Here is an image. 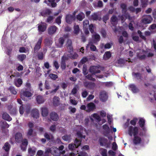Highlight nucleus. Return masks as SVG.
<instances>
[{"mask_svg":"<svg viewBox=\"0 0 156 156\" xmlns=\"http://www.w3.org/2000/svg\"><path fill=\"white\" fill-rule=\"evenodd\" d=\"M100 35L96 33L93 34L92 36L91 41L86 46V49L90 48V49H97L96 46L94 45L93 43H96L99 41L100 40Z\"/></svg>","mask_w":156,"mask_h":156,"instance_id":"1","label":"nucleus"},{"mask_svg":"<svg viewBox=\"0 0 156 156\" xmlns=\"http://www.w3.org/2000/svg\"><path fill=\"white\" fill-rule=\"evenodd\" d=\"M138 128L136 127H133L132 126H130L129 127L128 130V134L129 135L131 136L133 135H137L138 133Z\"/></svg>","mask_w":156,"mask_h":156,"instance_id":"2","label":"nucleus"},{"mask_svg":"<svg viewBox=\"0 0 156 156\" xmlns=\"http://www.w3.org/2000/svg\"><path fill=\"white\" fill-rule=\"evenodd\" d=\"M99 141L101 146H105L106 148L109 147L110 144L108 143V140L107 139L101 138L99 139Z\"/></svg>","mask_w":156,"mask_h":156,"instance_id":"3","label":"nucleus"},{"mask_svg":"<svg viewBox=\"0 0 156 156\" xmlns=\"http://www.w3.org/2000/svg\"><path fill=\"white\" fill-rule=\"evenodd\" d=\"M153 19V18L151 15H146L142 19L141 22L144 24H148L151 22Z\"/></svg>","mask_w":156,"mask_h":156,"instance_id":"4","label":"nucleus"},{"mask_svg":"<svg viewBox=\"0 0 156 156\" xmlns=\"http://www.w3.org/2000/svg\"><path fill=\"white\" fill-rule=\"evenodd\" d=\"M37 25L38 30L39 32H43L46 30L47 25L46 23L41 22L40 24H38Z\"/></svg>","mask_w":156,"mask_h":156,"instance_id":"5","label":"nucleus"},{"mask_svg":"<svg viewBox=\"0 0 156 156\" xmlns=\"http://www.w3.org/2000/svg\"><path fill=\"white\" fill-rule=\"evenodd\" d=\"M89 72L95 75L97 73H100L101 71L99 69V68L98 66H93L90 67Z\"/></svg>","mask_w":156,"mask_h":156,"instance_id":"6","label":"nucleus"},{"mask_svg":"<svg viewBox=\"0 0 156 156\" xmlns=\"http://www.w3.org/2000/svg\"><path fill=\"white\" fill-rule=\"evenodd\" d=\"M21 96L28 98L31 97L32 95L31 93L29 91V90H27V89L25 88L21 90Z\"/></svg>","mask_w":156,"mask_h":156,"instance_id":"7","label":"nucleus"},{"mask_svg":"<svg viewBox=\"0 0 156 156\" xmlns=\"http://www.w3.org/2000/svg\"><path fill=\"white\" fill-rule=\"evenodd\" d=\"M83 85L87 88L93 89L95 87V84L94 83L89 81H85L83 82Z\"/></svg>","mask_w":156,"mask_h":156,"instance_id":"8","label":"nucleus"},{"mask_svg":"<svg viewBox=\"0 0 156 156\" xmlns=\"http://www.w3.org/2000/svg\"><path fill=\"white\" fill-rule=\"evenodd\" d=\"M139 52L137 53V57L140 60H144L145 59L146 55L144 53L145 51L144 49H139Z\"/></svg>","mask_w":156,"mask_h":156,"instance_id":"9","label":"nucleus"},{"mask_svg":"<svg viewBox=\"0 0 156 156\" xmlns=\"http://www.w3.org/2000/svg\"><path fill=\"white\" fill-rule=\"evenodd\" d=\"M69 53L67 54V56L70 58L73 59H75L78 57V55L76 53L73 52V49H69Z\"/></svg>","mask_w":156,"mask_h":156,"instance_id":"10","label":"nucleus"},{"mask_svg":"<svg viewBox=\"0 0 156 156\" xmlns=\"http://www.w3.org/2000/svg\"><path fill=\"white\" fill-rule=\"evenodd\" d=\"M57 29L58 28L55 25L51 26L48 28V33L49 35H52L55 33Z\"/></svg>","mask_w":156,"mask_h":156,"instance_id":"11","label":"nucleus"},{"mask_svg":"<svg viewBox=\"0 0 156 156\" xmlns=\"http://www.w3.org/2000/svg\"><path fill=\"white\" fill-rule=\"evenodd\" d=\"M75 19V18L70 14L67 15L65 18L66 22L68 24L71 23Z\"/></svg>","mask_w":156,"mask_h":156,"instance_id":"12","label":"nucleus"},{"mask_svg":"<svg viewBox=\"0 0 156 156\" xmlns=\"http://www.w3.org/2000/svg\"><path fill=\"white\" fill-rule=\"evenodd\" d=\"M87 112H90L93 111L96 108V106L93 103L90 102L87 105Z\"/></svg>","mask_w":156,"mask_h":156,"instance_id":"13","label":"nucleus"},{"mask_svg":"<svg viewBox=\"0 0 156 156\" xmlns=\"http://www.w3.org/2000/svg\"><path fill=\"white\" fill-rule=\"evenodd\" d=\"M51 154L55 156H59L61 154V152H59L58 149L56 147H51Z\"/></svg>","mask_w":156,"mask_h":156,"instance_id":"14","label":"nucleus"},{"mask_svg":"<svg viewBox=\"0 0 156 156\" xmlns=\"http://www.w3.org/2000/svg\"><path fill=\"white\" fill-rule=\"evenodd\" d=\"M132 75L135 78L140 81L142 80L143 77L142 76V74L140 73L133 72L132 73Z\"/></svg>","mask_w":156,"mask_h":156,"instance_id":"15","label":"nucleus"},{"mask_svg":"<svg viewBox=\"0 0 156 156\" xmlns=\"http://www.w3.org/2000/svg\"><path fill=\"white\" fill-rule=\"evenodd\" d=\"M99 98L101 100L102 102L105 101L108 98L107 93L104 91L101 92L99 96Z\"/></svg>","mask_w":156,"mask_h":156,"instance_id":"16","label":"nucleus"},{"mask_svg":"<svg viewBox=\"0 0 156 156\" xmlns=\"http://www.w3.org/2000/svg\"><path fill=\"white\" fill-rule=\"evenodd\" d=\"M50 117L52 120L55 121H57L59 119L58 115L55 112H52L50 114Z\"/></svg>","mask_w":156,"mask_h":156,"instance_id":"17","label":"nucleus"},{"mask_svg":"<svg viewBox=\"0 0 156 156\" xmlns=\"http://www.w3.org/2000/svg\"><path fill=\"white\" fill-rule=\"evenodd\" d=\"M134 138L133 140V144L135 145L140 144L142 141L141 138L137 135H134Z\"/></svg>","mask_w":156,"mask_h":156,"instance_id":"18","label":"nucleus"},{"mask_svg":"<svg viewBox=\"0 0 156 156\" xmlns=\"http://www.w3.org/2000/svg\"><path fill=\"white\" fill-rule=\"evenodd\" d=\"M23 139L22 134L20 133H17L15 135V139L16 141L18 143H20Z\"/></svg>","mask_w":156,"mask_h":156,"instance_id":"19","label":"nucleus"},{"mask_svg":"<svg viewBox=\"0 0 156 156\" xmlns=\"http://www.w3.org/2000/svg\"><path fill=\"white\" fill-rule=\"evenodd\" d=\"M129 87L133 93H137L139 91L138 88L134 84H130L129 85Z\"/></svg>","mask_w":156,"mask_h":156,"instance_id":"20","label":"nucleus"},{"mask_svg":"<svg viewBox=\"0 0 156 156\" xmlns=\"http://www.w3.org/2000/svg\"><path fill=\"white\" fill-rule=\"evenodd\" d=\"M31 115L34 118L36 119L38 118L39 115L38 110L37 109H34L32 110L31 112Z\"/></svg>","mask_w":156,"mask_h":156,"instance_id":"21","label":"nucleus"},{"mask_svg":"<svg viewBox=\"0 0 156 156\" xmlns=\"http://www.w3.org/2000/svg\"><path fill=\"white\" fill-rule=\"evenodd\" d=\"M14 82L15 85L17 87H20L22 84L23 80L19 78L15 79Z\"/></svg>","mask_w":156,"mask_h":156,"instance_id":"22","label":"nucleus"},{"mask_svg":"<svg viewBox=\"0 0 156 156\" xmlns=\"http://www.w3.org/2000/svg\"><path fill=\"white\" fill-rule=\"evenodd\" d=\"M52 13L51 10L49 9H46L43 10L41 12V16L44 17H45L47 15H50Z\"/></svg>","mask_w":156,"mask_h":156,"instance_id":"23","label":"nucleus"},{"mask_svg":"<svg viewBox=\"0 0 156 156\" xmlns=\"http://www.w3.org/2000/svg\"><path fill=\"white\" fill-rule=\"evenodd\" d=\"M41 114L43 117H46L48 115V110L47 108L43 107L41 108Z\"/></svg>","mask_w":156,"mask_h":156,"instance_id":"24","label":"nucleus"},{"mask_svg":"<svg viewBox=\"0 0 156 156\" xmlns=\"http://www.w3.org/2000/svg\"><path fill=\"white\" fill-rule=\"evenodd\" d=\"M103 128L105 130L104 132V135L107 136L110 132V129L108 126L107 124H105L103 126Z\"/></svg>","mask_w":156,"mask_h":156,"instance_id":"25","label":"nucleus"},{"mask_svg":"<svg viewBox=\"0 0 156 156\" xmlns=\"http://www.w3.org/2000/svg\"><path fill=\"white\" fill-rule=\"evenodd\" d=\"M53 104L54 106H58L60 104L59 98L56 96H55L53 99Z\"/></svg>","mask_w":156,"mask_h":156,"instance_id":"26","label":"nucleus"},{"mask_svg":"<svg viewBox=\"0 0 156 156\" xmlns=\"http://www.w3.org/2000/svg\"><path fill=\"white\" fill-rule=\"evenodd\" d=\"M84 14L82 12H80L76 16V19L79 21H81L85 18Z\"/></svg>","mask_w":156,"mask_h":156,"instance_id":"27","label":"nucleus"},{"mask_svg":"<svg viewBox=\"0 0 156 156\" xmlns=\"http://www.w3.org/2000/svg\"><path fill=\"white\" fill-rule=\"evenodd\" d=\"M2 118L8 121H10L12 119L9 115L6 112H4L2 115Z\"/></svg>","mask_w":156,"mask_h":156,"instance_id":"28","label":"nucleus"},{"mask_svg":"<svg viewBox=\"0 0 156 156\" xmlns=\"http://www.w3.org/2000/svg\"><path fill=\"white\" fill-rule=\"evenodd\" d=\"M36 101L38 104H42L44 101V98L41 95H38L37 97Z\"/></svg>","mask_w":156,"mask_h":156,"instance_id":"29","label":"nucleus"},{"mask_svg":"<svg viewBox=\"0 0 156 156\" xmlns=\"http://www.w3.org/2000/svg\"><path fill=\"white\" fill-rule=\"evenodd\" d=\"M145 123V120L142 118H141L140 119L139 121V124L140 125V126L141 128H142L143 130L144 129V126Z\"/></svg>","mask_w":156,"mask_h":156,"instance_id":"30","label":"nucleus"},{"mask_svg":"<svg viewBox=\"0 0 156 156\" xmlns=\"http://www.w3.org/2000/svg\"><path fill=\"white\" fill-rule=\"evenodd\" d=\"M10 148V145L8 142H6L5 144L3 147V148L6 152H8L9 151Z\"/></svg>","mask_w":156,"mask_h":156,"instance_id":"31","label":"nucleus"},{"mask_svg":"<svg viewBox=\"0 0 156 156\" xmlns=\"http://www.w3.org/2000/svg\"><path fill=\"white\" fill-rule=\"evenodd\" d=\"M42 37H41L38 39V40L35 45L34 49H40L42 42Z\"/></svg>","mask_w":156,"mask_h":156,"instance_id":"32","label":"nucleus"},{"mask_svg":"<svg viewBox=\"0 0 156 156\" xmlns=\"http://www.w3.org/2000/svg\"><path fill=\"white\" fill-rule=\"evenodd\" d=\"M44 137L46 139L48 140H52L54 139V137L52 135H50L47 133H45L44 135Z\"/></svg>","mask_w":156,"mask_h":156,"instance_id":"33","label":"nucleus"},{"mask_svg":"<svg viewBox=\"0 0 156 156\" xmlns=\"http://www.w3.org/2000/svg\"><path fill=\"white\" fill-rule=\"evenodd\" d=\"M111 57V55L110 51H106L105 52L103 56L105 60H107Z\"/></svg>","mask_w":156,"mask_h":156,"instance_id":"34","label":"nucleus"},{"mask_svg":"<svg viewBox=\"0 0 156 156\" xmlns=\"http://www.w3.org/2000/svg\"><path fill=\"white\" fill-rule=\"evenodd\" d=\"M94 75V74H92V73H91V74H89L86 76L85 77L87 79L89 80H90L93 81H96L95 79L93 77Z\"/></svg>","mask_w":156,"mask_h":156,"instance_id":"35","label":"nucleus"},{"mask_svg":"<svg viewBox=\"0 0 156 156\" xmlns=\"http://www.w3.org/2000/svg\"><path fill=\"white\" fill-rule=\"evenodd\" d=\"M100 152L102 156H107V150L102 148L100 149Z\"/></svg>","mask_w":156,"mask_h":156,"instance_id":"36","label":"nucleus"},{"mask_svg":"<svg viewBox=\"0 0 156 156\" xmlns=\"http://www.w3.org/2000/svg\"><path fill=\"white\" fill-rule=\"evenodd\" d=\"M61 68L62 70H65L66 68V64L65 61L62 58V61L61 63Z\"/></svg>","mask_w":156,"mask_h":156,"instance_id":"37","label":"nucleus"},{"mask_svg":"<svg viewBox=\"0 0 156 156\" xmlns=\"http://www.w3.org/2000/svg\"><path fill=\"white\" fill-rule=\"evenodd\" d=\"M98 19V16L96 13H94L90 16V19L93 20H97Z\"/></svg>","mask_w":156,"mask_h":156,"instance_id":"38","label":"nucleus"},{"mask_svg":"<svg viewBox=\"0 0 156 156\" xmlns=\"http://www.w3.org/2000/svg\"><path fill=\"white\" fill-rule=\"evenodd\" d=\"M62 15L61 14L55 20V22L58 25H59L61 23V19L62 17Z\"/></svg>","mask_w":156,"mask_h":156,"instance_id":"39","label":"nucleus"},{"mask_svg":"<svg viewBox=\"0 0 156 156\" xmlns=\"http://www.w3.org/2000/svg\"><path fill=\"white\" fill-rule=\"evenodd\" d=\"M66 45L67 48V49H73L72 42L71 40H68Z\"/></svg>","mask_w":156,"mask_h":156,"instance_id":"40","label":"nucleus"},{"mask_svg":"<svg viewBox=\"0 0 156 156\" xmlns=\"http://www.w3.org/2000/svg\"><path fill=\"white\" fill-rule=\"evenodd\" d=\"M81 140H78L77 138H76L74 141V144L75 145L76 148H77L81 144Z\"/></svg>","mask_w":156,"mask_h":156,"instance_id":"41","label":"nucleus"},{"mask_svg":"<svg viewBox=\"0 0 156 156\" xmlns=\"http://www.w3.org/2000/svg\"><path fill=\"white\" fill-rule=\"evenodd\" d=\"M62 138L65 141H69L71 139V136L70 135H66L62 137Z\"/></svg>","mask_w":156,"mask_h":156,"instance_id":"42","label":"nucleus"},{"mask_svg":"<svg viewBox=\"0 0 156 156\" xmlns=\"http://www.w3.org/2000/svg\"><path fill=\"white\" fill-rule=\"evenodd\" d=\"M8 90L10 91L11 93L13 94L16 95L17 94V91L15 90V88L13 87L10 86Z\"/></svg>","mask_w":156,"mask_h":156,"instance_id":"43","label":"nucleus"},{"mask_svg":"<svg viewBox=\"0 0 156 156\" xmlns=\"http://www.w3.org/2000/svg\"><path fill=\"white\" fill-rule=\"evenodd\" d=\"M54 19V17L52 16H48L46 22L49 23H51L53 20Z\"/></svg>","mask_w":156,"mask_h":156,"instance_id":"44","label":"nucleus"},{"mask_svg":"<svg viewBox=\"0 0 156 156\" xmlns=\"http://www.w3.org/2000/svg\"><path fill=\"white\" fill-rule=\"evenodd\" d=\"M26 58V55L24 54L19 55L18 56V60L20 61H23Z\"/></svg>","mask_w":156,"mask_h":156,"instance_id":"45","label":"nucleus"},{"mask_svg":"<svg viewBox=\"0 0 156 156\" xmlns=\"http://www.w3.org/2000/svg\"><path fill=\"white\" fill-rule=\"evenodd\" d=\"M89 25V21L88 20H84L83 21V27L84 28H88Z\"/></svg>","mask_w":156,"mask_h":156,"instance_id":"46","label":"nucleus"},{"mask_svg":"<svg viewBox=\"0 0 156 156\" xmlns=\"http://www.w3.org/2000/svg\"><path fill=\"white\" fill-rule=\"evenodd\" d=\"M9 127V125L6 122H2L1 124V127L2 129L8 128Z\"/></svg>","mask_w":156,"mask_h":156,"instance_id":"47","label":"nucleus"},{"mask_svg":"<svg viewBox=\"0 0 156 156\" xmlns=\"http://www.w3.org/2000/svg\"><path fill=\"white\" fill-rule=\"evenodd\" d=\"M37 56L39 60H42L44 58L43 53L42 52H39L37 53Z\"/></svg>","mask_w":156,"mask_h":156,"instance_id":"48","label":"nucleus"},{"mask_svg":"<svg viewBox=\"0 0 156 156\" xmlns=\"http://www.w3.org/2000/svg\"><path fill=\"white\" fill-rule=\"evenodd\" d=\"M49 76L53 80H55L57 78H58V76L56 75L53 73H50Z\"/></svg>","mask_w":156,"mask_h":156,"instance_id":"49","label":"nucleus"},{"mask_svg":"<svg viewBox=\"0 0 156 156\" xmlns=\"http://www.w3.org/2000/svg\"><path fill=\"white\" fill-rule=\"evenodd\" d=\"M34 129L33 128H29L27 133V136H31L32 135Z\"/></svg>","mask_w":156,"mask_h":156,"instance_id":"50","label":"nucleus"},{"mask_svg":"<svg viewBox=\"0 0 156 156\" xmlns=\"http://www.w3.org/2000/svg\"><path fill=\"white\" fill-rule=\"evenodd\" d=\"M120 7L122 9V12H126L127 6L126 4L124 3H122L120 5Z\"/></svg>","mask_w":156,"mask_h":156,"instance_id":"51","label":"nucleus"},{"mask_svg":"<svg viewBox=\"0 0 156 156\" xmlns=\"http://www.w3.org/2000/svg\"><path fill=\"white\" fill-rule=\"evenodd\" d=\"M28 152L30 154L34 155L35 153L36 150L35 149H32L30 147L28 148Z\"/></svg>","mask_w":156,"mask_h":156,"instance_id":"52","label":"nucleus"},{"mask_svg":"<svg viewBox=\"0 0 156 156\" xmlns=\"http://www.w3.org/2000/svg\"><path fill=\"white\" fill-rule=\"evenodd\" d=\"M80 31L79 27L77 25L74 26V33L75 34H78Z\"/></svg>","mask_w":156,"mask_h":156,"instance_id":"53","label":"nucleus"},{"mask_svg":"<svg viewBox=\"0 0 156 156\" xmlns=\"http://www.w3.org/2000/svg\"><path fill=\"white\" fill-rule=\"evenodd\" d=\"M21 144L27 147L28 144V141L27 139H24L22 140Z\"/></svg>","mask_w":156,"mask_h":156,"instance_id":"54","label":"nucleus"},{"mask_svg":"<svg viewBox=\"0 0 156 156\" xmlns=\"http://www.w3.org/2000/svg\"><path fill=\"white\" fill-rule=\"evenodd\" d=\"M109 15L108 14H107L103 16L102 18V20L105 23H106V21L109 19Z\"/></svg>","mask_w":156,"mask_h":156,"instance_id":"55","label":"nucleus"},{"mask_svg":"<svg viewBox=\"0 0 156 156\" xmlns=\"http://www.w3.org/2000/svg\"><path fill=\"white\" fill-rule=\"evenodd\" d=\"M68 148L70 150L72 151L74 150L75 148H76V146L74 144L72 143L69 145Z\"/></svg>","mask_w":156,"mask_h":156,"instance_id":"56","label":"nucleus"},{"mask_svg":"<svg viewBox=\"0 0 156 156\" xmlns=\"http://www.w3.org/2000/svg\"><path fill=\"white\" fill-rule=\"evenodd\" d=\"M65 40L63 37H60L58 39L59 44L61 46H62Z\"/></svg>","mask_w":156,"mask_h":156,"instance_id":"57","label":"nucleus"},{"mask_svg":"<svg viewBox=\"0 0 156 156\" xmlns=\"http://www.w3.org/2000/svg\"><path fill=\"white\" fill-rule=\"evenodd\" d=\"M111 20L112 22H115L117 21L118 18L115 15H114L111 17Z\"/></svg>","mask_w":156,"mask_h":156,"instance_id":"58","label":"nucleus"},{"mask_svg":"<svg viewBox=\"0 0 156 156\" xmlns=\"http://www.w3.org/2000/svg\"><path fill=\"white\" fill-rule=\"evenodd\" d=\"M45 44L46 45L49 46L51 44V41L48 39H46L45 40Z\"/></svg>","mask_w":156,"mask_h":156,"instance_id":"59","label":"nucleus"},{"mask_svg":"<svg viewBox=\"0 0 156 156\" xmlns=\"http://www.w3.org/2000/svg\"><path fill=\"white\" fill-rule=\"evenodd\" d=\"M112 43H108L105 44L104 46L105 49H109L112 45Z\"/></svg>","mask_w":156,"mask_h":156,"instance_id":"60","label":"nucleus"},{"mask_svg":"<svg viewBox=\"0 0 156 156\" xmlns=\"http://www.w3.org/2000/svg\"><path fill=\"white\" fill-rule=\"evenodd\" d=\"M89 29L90 31L91 32V33H93L94 32V26L93 24H90L89 27Z\"/></svg>","mask_w":156,"mask_h":156,"instance_id":"61","label":"nucleus"},{"mask_svg":"<svg viewBox=\"0 0 156 156\" xmlns=\"http://www.w3.org/2000/svg\"><path fill=\"white\" fill-rule=\"evenodd\" d=\"M53 66L55 67L56 70L58 69L59 66L58 62L57 61H55L53 62Z\"/></svg>","mask_w":156,"mask_h":156,"instance_id":"62","label":"nucleus"},{"mask_svg":"<svg viewBox=\"0 0 156 156\" xmlns=\"http://www.w3.org/2000/svg\"><path fill=\"white\" fill-rule=\"evenodd\" d=\"M112 149L114 151H115L118 148V146L115 142H113L112 147Z\"/></svg>","mask_w":156,"mask_h":156,"instance_id":"63","label":"nucleus"},{"mask_svg":"<svg viewBox=\"0 0 156 156\" xmlns=\"http://www.w3.org/2000/svg\"><path fill=\"white\" fill-rule=\"evenodd\" d=\"M44 86L45 88L47 90H49L50 89V87L48 82L46 81L45 82Z\"/></svg>","mask_w":156,"mask_h":156,"instance_id":"64","label":"nucleus"}]
</instances>
